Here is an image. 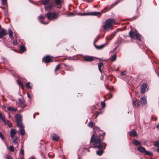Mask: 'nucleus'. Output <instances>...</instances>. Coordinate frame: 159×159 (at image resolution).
<instances>
[{
  "label": "nucleus",
  "instance_id": "nucleus-1",
  "mask_svg": "<svg viewBox=\"0 0 159 159\" xmlns=\"http://www.w3.org/2000/svg\"><path fill=\"white\" fill-rule=\"evenodd\" d=\"M94 133L91 138L90 143H94L95 145L102 143L104 140L105 133L101 130H100L98 127L95 126L94 129Z\"/></svg>",
  "mask_w": 159,
  "mask_h": 159
},
{
  "label": "nucleus",
  "instance_id": "nucleus-2",
  "mask_svg": "<svg viewBox=\"0 0 159 159\" xmlns=\"http://www.w3.org/2000/svg\"><path fill=\"white\" fill-rule=\"evenodd\" d=\"M59 12L57 13L56 12H48L45 14V16L48 19L51 20L57 19L58 17V14Z\"/></svg>",
  "mask_w": 159,
  "mask_h": 159
},
{
  "label": "nucleus",
  "instance_id": "nucleus-3",
  "mask_svg": "<svg viewBox=\"0 0 159 159\" xmlns=\"http://www.w3.org/2000/svg\"><path fill=\"white\" fill-rule=\"evenodd\" d=\"M114 20L113 19H109L107 20L105 22V24L103 25V28L104 30H108L111 29L112 26V24Z\"/></svg>",
  "mask_w": 159,
  "mask_h": 159
},
{
  "label": "nucleus",
  "instance_id": "nucleus-4",
  "mask_svg": "<svg viewBox=\"0 0 159 159\" xmlns=\"http://www.w3.org/2000/svg\"><path fill=\"white\" fill-rule=\"evenodd\" d=\"M15 121L16 122L17 126L18 127H22V117L20 114H17L15 116Z\"/></svg>",
  "mask_w": 159,
  "mask_h": 159
},
{
  "label": "nucleus",
  "instance_id": "nucleus-5",
  "mask_svg": "<svg viewBox=\"0 0 159 159\" xmlns=\"http://www.w3.org/2000/svg\"><path fill=\"white\" fill-rule=\"evenodd\" d=\"M91 147L97 148H98L99 149H105L107 146V144L105 143H101L98 145L94 144L93 143L91 145Z\"/></svg>",
  "mask_w": 159,
  "mask_h": 159
},
{
  "label": "nucleus",
  "instance_id": "nucleus-6",
  "mask_svg": "<svg viewBox=\"0 0 159 159\" xmlns=\"http://www.w3.org/2000/svg\"><path fill=\"white\" fill-rule=\"evenodd\" d=\"M140 93L142 94L144 93L146 91H147L148 89V84L143 83L140 86Z\"/></svg>",
  "mask_w": 159,
  "mask_h": 159
},
{
  "label": "nucleus",
  "instance_id": "nucleus-7",
  "mask_svg": "<svg viewBox=\"0 0 159 159\" xmlns=\"http://www.w3.org/2000/svg\"><path fill=\"white\" fill-rule=\"evenodd\" d=\"M52 57H50L49 55L46 56L43 58L42 61L45 63L51 62L53 61V60L52 59Z\"/></svg>",
  "mask_w": 159,
  "mask_h": 159
},
{
  "label": "nucleus",
  "instance_id": "nucleus-8",
  "mask_svg": "<svg viewBox=\"0 0 159 159\" xmlns=\"http://www.w3.org/2000/svg\"><path fill=\"white\" fill-rule=\"evenodd\" d=\"M84 60L87 62H91L94 59V57L92 56H84L83 57Z\"/></svg>",
  "mask_w": 159,
  "mask_h": 159
},
{
  "label": "nucleus",
  "instance_id": "nucleus-9",
  "mask_svg": "<svg viewBox=\"0 0 159 159\" xmlns=\"http://www.w3.org/2000/svg\"><path fill=\"white\" fill-rule=\"evenodd\" d=\"M7 33L4 28L0 29V39H2L4 36L7 35Z\"/></svg>",
  "mask_w": 159,
  "mask_h": 159
},
{
  "label": "nucleus",
  "instance_id": "nucleus-10",
  "mask_svg": "<svg viewBox=\"0 0 159 159\" xmlns=\"http://www.w3.org/2000/svg\"><path fill=\"white\" fill-rule=\"evenodd\" d=\"M136 31L134 32L133 30H131L129 33V37L131 39H135V37L136 33H137Z\"/></svg>",
  "mask_w": 159,
  "mask_h": 159
},
{
  "label": "nucleus",
  "instance_id": "nucleus-11",
  "mask_svg": "<svg viewBox=\"0 0 159 159\" xmlns=\"http://www.w3.org/2000/svg\"><path fill=\"white\" fill-rule=\"evenodd\" d=\"M55 4L57 6V7L59 8H61V3L62 2L61 0H53Z\"/></svg>",
  "mask_w": 159,
  "mask_h": 159
},
{
  "label": "nucleus",
  "instance_id": "nucleus-12",
  "mask_svg": "<svg viewBox=\"0 0 159 159\" xmlns=\"http://www.w3.org/2000/svg\"><path fill=\"white\" fill-rule=\"evenodd\" d=\"M62 65H63L65 67L68 66L67 65H66L65 64L62 63H61L60 64H59L57 65L56 66L54 70V71L56 72L60 68H61V66H62Z\"/></svg>",
  "mask_w": 159,
  "mask_h": 159
},
{
  "label": "nucleus",
  "instance_id": "nucleus-13",
  "mask_svg": "<svg viewBox=\"0 0 159 159\" xmlns=\"http://www.w3.org/2000/svg\"><path fill=\"white\" fill-rule=\"evenodd\" d=\"M19 102L20 103V106L23 108H24L26 107V105L24 104L25 101L23 98H19Z\"/></svg>",
  "mask_w": 159,
  "mask_h": 159
},
{
  "label": "nucleus",
  "instance_id": "nucleus-14",
  "mask_svg": "<svg viewBox=\"0 0 159 159\" xmlns=\"http://www.w3.org/2000/svg\"><path fill=\"white\" fill-rule=\"evenodd\" d=\"M51 136L52 139L55 141H57L59 140V137L55 134H52Z\"/></svg>",
  "mask_w": 159,
  "mask_h": 159
},
{
  "label": "nucleus",
  "instance_id": "nucleus-15",
  "mask_svg": "<svg viewBox=\"0 0 159 159\" xmlns=\"http://www.w3.org/2000/svg\"><path fill=\"white\" fill-rule=\"evenodd\" d=\"M113 7L112 5H111L110 6H108L106 7H105L103 10L102 11V13H105L110 10L111 8Z\"/></svg>",
  "mask_w": 159,
  "mask_h": 159
},
{
  "label": "nucleus",
  "instance_id": "nucleus-16",
  "mask_svg": "<svg viewBox=\"0 0 159 159\" xmlns=\"http://www.w3.org/2000/svg\"><path fill=\"white\" fill-rule=\"evenodd\" d=\"M107 44L106 43L105 44H102L101 45L98 46L96 45V44H94V46L95 47V48L98 49H102L104 48L106 45H107Z\"/></svg>",
  "mask_w": 159,
  "mask_h": 159
},
{
  "label": "nucleus",
  "instance_id": "nucleus-17",
  "mask_svg": "<svg viewBox=\"0 0 159 159\" xmlns=\"http://www.w3.org/2000/svg\"><path fill=\"white\" fill-rule=\"evenodd\" d=\"M16 133V130L15 129H12L10 131V135L11 138H13Z\"/></svg>",
  "mask_w": 159,
  "mask_h": 159
},
{
  "label": "nucleus",
  "instance_id": "nucleus-18",
  "mask_svg": "<svg viewBox=\"0 0 159 159\" xmlns=\"http://www.w3.org/2000/svg\"><path fill=\"white\" fill-rule=\"evenodd\" d=\"M129 134L130 136L132 137H136L137 136V134L134 130H133L132 131L129 132Z\"/></svg>",
  "mask_w": 159,
  "mask_h": 159
},
{
  "label": "nucleus",
  "instance_id": "nucleus-19",
  "mask_svg": "<svg viewBox=\"0 0 159 159\" xmlns=\"http://www.w3.org/2000/svg\"><path fill=\"white\" fill-rule=\"evenodd\" d=\"M50 0H41L40 2L41 3L44 5L45 6H46V5H48L50 2Z\"/></svg>",
  "mask_w": 159,
  "mask_h": 159
},
{
  "label": "nucleus",
  "instance_id": "nucleus-20",
  "mask_svg": "<svg viewBox=\"0 0 159 159\" xmlns=\"http://www.w3.org/2000/svg\"><path fill=\"white\" fill-rule=\"evenodd\" d=\"M137 150L142 153H145L146 151L145 148L142 146L139 147L137 148Z\"/></svg>",
  "mask_w": 159,
  "mask_h": 159
},
{
  "label": "nucleus",
  "instance_id": "nucleus-21",
  "mask_svg": "<svg viewBox=\"0 0 159 159\" xmlns=\"http://www.w3.org/2000/svg\"><path fill=\"white\" fill-rule=\"evenodd\" d=\"M45 19V16H43L42 15H40L39 17H38V19L39 20H42L43 21ZM41 23L42 24H45V23L43 21H41ZM48 23H46V24H47Z\"/></svg>",
  "mask_w": 159,
  "mask_h": 159
},
{
  "label": "nucleus",
  "instance_id": "nucleus-22",
  "mask_svg": "<svg viewBox=\"0 0 159 159\" xmlns=\"http://www.w3.org/2000/svg\"><path fill=\"white\" fill-rule=\"evenodd\" d=\"M146 98L144 97H142L140 98V101L141 103L143 105H145L147 103V101H146Z\"/></svg>",
  "mask_w": 159,
  "mask_h": 159
},
{
  "label": "nucleus",
  "instance_id": "nucleus-23",
  "mask_svg": "<svg viewBox=\"0 0 159 159\" xmlns=\"http://www.w3.org/2000/svg\"><path fill=\"white\" fill-rule=\"evenodd\" d=\"M20 129V134L22 136H23L25 134V129H24V127L22 125V127H19Z\"/></svg>",
  "mask_w": 159,
  "mask_h": 159
},
{
  "label": "nucleus",
  "instance_id": "nucleus-24",
  "mask_svg": "<svg viewBox=\"0 0 159 159\" xmlns=\"http://www.w3.org/2000/svg\"><path fill=\"white\" fill-rule=\"evenodd\" d=\"M26 50V48L25 47L22 45L20 46V51L21 53H23Z\"/></svg>",
  "mask_w": 159,
  "mask_h": 159
},
{
  "label": "nucleus",
  "instance_id": "nucleus-25",
  "mask_svg": "<svg viewBox=\"0 0 159 159\" xmlns=\"http://www.w3.org/2000/svg\"><path fill=\"white\" fill-rule=\"evenodd\" d=\"M115 35V33H114L111 34L110 36L106 38V39L107 40V41H110L113 38Z\"/></svg>",
  "mask_w": 159,
  "mask_h": 159
},
{
  "label": "nucleus",
  "instance_id": "nucleus-26",
  "mask_svg": "<svg viewBox=\"0 0 159 159\" xmlns=\"http://www.w3.org/2000/svg\"><path fill=\"white\" fill-rule=\"evenodd\" d=\"M101 13L99 12H90L89 15L98 16Z\"/></svg>",
  "mask_w": 159,
  "mask_h": 159
},
{
  "label": "nucleus",
  "instance_id": "nucleus-27",
  "mask_svg": "<svg viewBox=\"0 0 159 159\" xmlns=\"http://www.w3.org/2000/svg\"><path fill=\"white\" fill-rule=\"evenodd\" d=\"M8 34L10 38L12 39L13 38V33L11 29H9L8 30Z\"/></svg>",
  "mask_w": 159,
  "mask_h": 159
},
{
  "label": "nucleus",
  "instance_id": "nucleus-28",
  "mask_svg": "<svg viewBox=\"0 0 159 159\" xmlns=\"http://www.w3.org/2000/svg\"><path fill=\"white\" fill-rule=\"evenodd\" d=\"M133 144L136 146L141 145V144L139 141L136 140H133Z\"/></svg>",
  "mask_w": 159,
  "mask_h": 159
},
{
  "label": "nucleus",
  "instance_id": "nucleus-29",
  "mask_svg": "<svg viewBox=\"0 0 159 159\" xmlns=\"http://www.w3.org/2000/svg\"><path fill=\"white\" fill-rule=\"evenodd\" d=\"M141 35H140L138 33H137L135 34V38L136 39L140 41L141 40Z\"/></svg>",
  "mask_w": 159,
  "mask_h": 159
},
{
  "label": "nucleus",
  "instance_id": "nucleus-30",
  "mask_svg": "<svg viewBox=\"0 0 159 159\" xmlns=\"http://www.w3.org/2000/svg\"><path fill=\"white\" fill-rule=\"evenodd\" d=\"M104 65L103 63L102 62H101L98 63V69L101 73L102 72V71L101 69V67L103 66Z\"/></svg>",
  "mask_w": 159,
  "mask_h": 159
},
{
  "label": "nucleus",
  "instance_id": "nucleus-31",
  "mask_svg": "<svg viewBox=\"0 0 159 159\" xmlns=\"http://www.w3.org/2000/svg\"><path fill=\"white\" fill-rule=\"evenodd\" d=\"M133 104L134 106V107H138L140 106L139 102L137 101L136 100H134L133 101Z\"/></svg>",
  "mask_w": 159,
  "mask_h": 159
},
{
  "label": "nucleus",
  "instance_id": "nucleus-32",
  "mask_svg": "<svg viewBox=\"0 0 159 159\" xmlns=\"http://www.w3.org/2000/svg\"><path fill=\"white\" fill-rule=\"evenodd\" d=\"M104 149H101L97 151V154L98 155L101 156L103 153V150Z\"/></svg>",
  "mask_w": 159,
  "mask_h": 159
},
{
  "label": "nucleus",
  "instance_id": "nucleus-33",
  "mask_svg": "<svg viewBox=\"0 0 159 159\" xmlns=\"http://www.w3.org/2000/svg\"><path fill=\"white\" fill-rule=\"evenodd\" d=\"M53 7V5L50 4L48 6H44V8L45 10H47V9L49 10H52Z\"/></svg>",
  "mask_w": 159,
  "mask_h": 159
},
{
  "label": "nucleus",
  "instance_id": "nucleus-34",
  "mask_svg": "<svg viewBox=\"0 0 159 159\" xmlns=\"http://www.w3.org/2000/svg\"><path fill=\"white\" fill-rule=\"evenodd\" d=\"M8 110L11 111H16L17 110V109L10 107H7Z\"/></svg>",
  "mask_w": 159,
  "mask_h": 159
},
{
  "label": "nucleus",
  "instance_id": "nucleus-35",
  "mask_svg": "<svg viewBox=\"0 0 159 159\" xmlns=\"http://www.w3.org/2000/svg\"><path fill=\"white\" fill-rule=\"evenodd\" d=\"M117 58V56L116 54H114L111 57V60L112 61H115Z\"/></svg>",
  "mask_w": 159,
  "mask_h": 159
},
{
  "label": "nucleus",
  "instance_id": "nucleus-36",
  "mask_svg": "<svg viewBox=\"0 0 159 159\" xmlns=\"http://www.w3.org/2000/svg\"><path fill=\"white\" fill-rule=\"evenodd\" d=\"M30 82H28L26 84L25 86L27 89H32V87L30 85Z\"/></svg>",
  "mask_w": 159,
  "mask_h": 159
},
{
  "label": "nucleus",
  "instance_id": "nucleus-37",
  "mask_svg": "<svg viewBox=\"0 0 159 159\" xmlns=\"http://www.w3.org/2000/svg\"><path fill=\"white\" fill-rule=\"evenodd\" d=\"M19 138L18 137H16L13 140V142L14 144H17L18 139Z\"/></svg>",
  "mask_w": 159,
  "mask_h": 159
},
{
  "label": "nucleus",
  "instance_id": "nucleus-38",
  "mask_svg": "<svg viewBox=\"0 0 159 159\" xmlns=\"http://www.w3.org/2000/svg\"><path fill=\"white\" fill-rule=\"evenodd\" d=\"M101 38V35H99V36H97L96 38H95V39L94 40V43H93V45H94V44H95V43L96 42H97L98 40H99V39L100 38Z\"/></svg>",
  "mask_w": 159,
  "mask_h": 159
},
{
  "label": "nucleus",
  "instance_id": "nucleus-39",
  "mask_svg": "<svg viewBox=\"0 0 159 159\" xmlns=\"http://www.w3.org/2000/svg\"><path fill=\"white\" fill-rule=\"evenodd\" d=\"M0 119L2 120L3 122L6 123L5 119L1 113H0Z\"/></svg>",
  "mask_w": 159,
  "mask_h": 159
},
{
  "label": "nucleus",
  "instance_id": "nucleus-40",
  "mask_svg": "<svg viewBox=\"0 0 159 159\" xmlns=\"http://www.w3.org/2000/svg\"><path fill=\"white\" fill-rule=\"evenodd\" d=\"M153 145L155 147L159 146V140H157L154 142Z\"/></svg>",
  "mask_w": 159,
  "mask_h": 159
},
{
  "label": "nucleus",
  "instance_id": "nucleus-41",
  "mask_svg": "<svg viewBox=\"0 0 159 159\" xmlns=\"http://www.w3.org/2000/svg\"><path fill=\"white\" fill-rule=\"evenodd\" d=\"M145 154L146 155H149L150 156H152L153 155V153L152 152H149L146 151Z\"/></svg>",
  "mask_w": 159,
  "mask_h": 159
},
{
  "label": "nucleus",
  "instance_id": "nucleus-42",
  "mask_svg": "<svg viewBox=\"0 0 159 159\" xmlns=\"http://www.w3.org/2000/svg\"><path fill=\"white\" fill-rule=\"evenodd\" d=\"M88 125L90 127L92 128L93 127V124L92 121H90L88 124Z\"/></svg>",
  "mask_w": 159,
  "mask_h": 159
},
{
  "label": "nucleus",
  "instance_id": "nucleus-43",
  "mask_svg": "<svg viewBox=\"0 0 159 159\" xmlns=\"http://www.w3.org/2000/svg\"><path fill=\"white\" fill-rule=\"evenodd\" d=\"M17 83L19 85V86L23 85V82L21 81L20 79H19L17 80Z\"/></svg>",
  "mask_w": 159,
  "mask_h": 159
},
{
  "label": "nucleus",
  "instance_id": "nucleus-44",
  "mask_svg": "<svg viewBox=\"0 0 159 159\" xmlns=\"http://www.w3.org/2000/svg\"><path fill=\"white\" fill-rule=\"evenodd\" d=\"M12 43L14 46H16L17 44V42L16 39H14Z\"/></svg>",
  "mask_w": 159,
  "mask_h": 159
},
{
  "label": "nucleus",
  "instance_id": "nucleus-45",
  "mask_svg": "<svg viewBox=\"0 0 159 159\" xmlns=\"http://www.w3.org/2000/svg\"><path fill=\"white\" fill-rule=\"evenodd\" d=\"M2 3L3 6H5L7 3V0H2Z\"/></svg>",
  "mask_w": 159,
  "mask_h": 159
},
{
  "label": "nucleus",
  "instance_id": "nucleus-46",
  "mask_svg": "<svg viewBox=\"0 0 159 159\" xmlns=\"http://www.w3.org/2000/svg\"><path fill=\"white\" fill-rule=\"evenodd\" d=\"M6 158L7 159H13L11 156L9 154H7L6 155Z\"/></svg>",
  "mask_w": 159,
  "mask_h": 159
},
{
  "label": "nucleus",
  "instance_id": "nucleus-47",
  "mask_svg": "<svg viewBox=\"0 0 159 159\" xmlns=\"http://www.w3.org/2000/svg\"><path fill=\"white\" fill-rule=\"evenodd\" d=\"M9 149L10 151L13 152L14 151V147L12 146L9 147Z\"/></svg>",
  "mask_w": 159,
  "mask_h": 159
},
{
  "label": "nucleus",
  "instance_id": "nucleus-48",
  "mask_svg": "<svg viewBox=\"0 0 159 159\" xmlns=\"http://www.w3.org/2000/svg\"><path fill=\"white\" fill-rule=\"evenodd\" d=\"M101 105L102 106V108H104L106 106L105 103L104 102H101Z\"/></svg>",
  "mask_w": 159,
  "mask_h": 159
},
{
  "label": "nucleus",
  "instance_id": "nucleus-49",
  "mask_svg": "<svg viewBox=\"0 0 159 159\" xmlns=\"http://www.w3.org/2000/svg\"><path fill=\"white\" fill-rule=\"evenodd\" d=\"M137 18V16H135L134 17L131 18H129L128 19L129 20H130L131 21H132L133 20H136Z\"/></svg>",
  "mask_w": 159,
  "mask_h": 159
},
{
  "label": "nucleus",
  "instance_id": "nucleus-50",
  "mask_svg": "<svg viewBox=\"0 0 159 159\" xmlns=\"http://www.w3.org/2000/svg\"><path fill=\"white\" fill-rule=\"evenodd\" d=\"M90 12H88L87 13H84L81 14V15L82 16H85V15H89Z\"/></svg>",
  "mask_w": 159,
  "mask_h": 159
},
{
  "label": "nucleus",
  "instance_id": "nucleus-51",
  "mask_svg": "<svg viewBox=\"0 0 159 159\" xmlns=\"http://www.w3.org/2000/svg\"><path fill=\"white\" fill-rule=\"evenodd\" d=\"M0 137L1 138V139L3 140L4 139V138L3 136V135L2 133L0 132Z\"/></svg>",
  "mask_w": 159,
  "mask_h": 159
},
{
  "label": "nucleus",
  "instance_id": "nucleus-52",
  "mask_svg": "<svg viewBox=\"0 0 159 159\" xmlns=\"http://www.w3.org/2000/svg\"><path fill=\"white\" fill-rule=\"evenodd\" d=\"M4 14L5 16H7L8 15V11L7 10H6L4 11Z\"/></svg>",
  "mask_w": 159,
  "mask_h": 159
},
{
  "label": "nucleus",
  "instance_id": "nucleus-53",
  "mask_svg": "<svg viewBox=\"0 0 159 159\" xmlns=\"http://www.w3.org/2000/svg\"><path fill=\"white\" fill-rule=\"evenodd\" d=\"M96 113L97 114V115L96 116V117H97L98 115L101 114L102 113V112H101V111L99 110V111H97Z\"/></svg>",
  "mask_w": 159,
  "mask_h": 159
},
{
  "label": "nucleus",
  "instance_id": "nucleus-54",
  "mask_svg": "<svg viewBox=\"0 0 159 159\" xmlns=\"http://www.w3.org/2000/svg\"><path fill=\"white\" fill-rule=\"evenodd\" d=\"M20 153H21V154L23 156L24 155V150L23 149H21L20 151Z\"/></svg>",
  "mask_w": 159,
  "mask_h": 159
},
{
  "label": "nucleus",
  "instance_id": "nucleus-55",
  "mask_svg": "<svg viewBox=\"0 0 159 159\" xmlns=\"http://www.w3.org/2000/svg\"><path fill=\"white\" fill-rule=\"evenodd\" d=\"M120 74L122 75H125V73L124 71H121Z\"/></svg>",
  "mask_w": 159,
  "mask_h": 159
},
{
  "label": "nucleus",
  "instance_id": "nucleus-56",
  "mask_svg": "<svg viewBox=\"0 0 159 159\" xmlns=\"http://www.w3.org/2000/svg\"><path fill=\"white\" fill-rule=\"evenodd\" d=\"M119 2V1H118L116 2L113 5H112V6H114V5H117Z\"/></svg>",
  "mask_w": 159,
  "mask_h": 159
},
{
  "label": "nucleus",
  "instance_id": "nucleus-57",
  "mask_svg": "<svg viewBox=\"0 0 159 159\" xmlns=\"http://www.w3.org/2000/svg\"><path fill=\"white\" fill-rule=\"evenodd\" d=\"M7 47L9 48H11V50H13V48H14V47H11L9 45H7Z\"/></svg>",
  "mask_w": 159,
  "mask_h": 159
},
{
  "label": "nucleus",
  "instance_id": "nucleus-58",
  "mask_svg": "<svg viewBox=\"0 0 159 159\" xmlns=\"http://www.w3.org/2000/svg\"><path fill=\"white\" fill-rule=\"evenodd\" d=\"M27 96L30 99L31 98V96L30 94H29L28 92H27Z\"/></svg>",
  "mask_w": 159,
  "mask_h": 159
},
{
  "label": "nucleus",
  "instance_id": "nucleus-59",
  "mask_svg": "<svg viewBox=\"0 0 159 159\" xmlns=\"http://www.w3.org/2000/svg\"><path fill=\"white\" fill-rule=\"evenodd\" d=\"M114 88L113 87H112L111 88L110 87L109 90L110 91H112L114 90Z\"/></svg>",
  "mask_w": 159,
  "mask_h": 159
},
{
  "label": "nucleus",
  "instance_id": "nucleus-60",
  "mask_svg": "<svg viewBox=\"0 0 159 159\" xmlns=\"http://www.w3.org/2000/svg\"><path fill=\"white\" fill-rule=\"evenodd\" d=\"M70 68H67L66 70L68 71H70L71 70L70 69H71L72 68V67L71 66H69Z\"/></svg>",
  "mask_w": 159,
  "mask_h": 159
},
{
  "label": "nucleus",
  "instance_id": "nucleus-61",
  "mask_svg": "<svg viewBox=\"0 0 159 159\" xmlns=\"http://www.w3.org/2000/svg\"><path fill=\"white\" fill-rule=\"evenodd\" d=\"M8 125L9 127H12V124L11 123H10L9 124H8Z\"/></svg>",
  "mask_w": 159,
  "mask_h": 159
},
{
  "label": "nucleus",
  "instance_id": "nucleus-62",
  "mask_svg": "<svg viewBox=\"0 0 159 159\" xmlns=\"http://www.w3.org/2000/svg\"><path fill=\"white\" fill-rule=\"evenodd\" d=\"M67 59L66 57H65V58H62L61 59V61H64L65 60Z\"/></svg>",
  "mask_w": 159,
  "mask_h": 159
},
{
  "label": "nucleus",
  "instance_id": "nucleus-63",
  "mask_svg": "<svg viewBox=\"0 0 159 159\" xmlns=\"http://www.w3.org/2000/svg\"><path fill=\"white\" fill-rule=\"evenodd\" d=\"M0 7L3 10H5L6 9V8L4 7Z\"/></svg>",
  "mask_w": 159,
  "mask_h": 159
},
{
  "label": "nucleus",
  "instance_id": "nucleus-64",
  "mask_svg": "<svg viewBox=\"0 0 159 159\" xmlns=\"http://www.w3.org/2000/svg\"><path fill=\"white\" fill-rule=\"evenodd\" d=\"M156 151L158 153H159V147H158L157 148Z\"/></svg>",
  "mask_w": 159,
  "mask_h": 159
}]
</instances>
